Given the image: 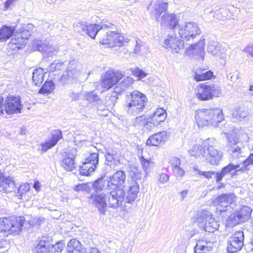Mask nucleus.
Masks as SVG:
<instances>
[{
    "label": "nucleus",
    "mask_w": 253,
    "mask_h": 253,
    "mask_svg": "<svg viewBox=\"0 0 253 253\" xmlns=\"http://www.w3.org/2000/svg\"><path fill=\"white\" fill-rule=\"evenodd\" d=\"M172 171L174 175L176 177H182L185 174L184 170L180 166L172 169Z\"/></svg>",
    "instance_id": "57"
},
{
    "label": "nucleus",
    "mask_w": 253,
    "mask_h": 253,
    "mask_svg": "<svg viewBox=\"0 0 253 253\" xmlns=\"http://www.w3.org/2000/svg\"><path fill=\"white\" fill-rule=\"evenodd\" d=\"M222 157V153L221 151L207 144L205 159L208 163L213 166L216 165Z\"/></svg>",
    "instance_id": "22"
},
{
    "label": "nucleus",
    "mask_w": 253,
    "mask_h": 253,
    "mask_svg": "<svg viewBox=\"0 0 253 253\" xmlns=\"http://www.w3.org/2000/svg\"><path fill=\"white\" fill-rule=\"evenodd\" d=\"M30 36V32L28 30H23L20 33L14 35L11 39L9 46H11L12 44L17 45L15 48H19V45L24 44L27 43L28 37Z\"/></svg>",
    "instance_id": "29"
},
{
    "label": "nucleus",
    "mask_w": 253,
    "mask_h": 253,
    "mask_svg": "<svg viewBox=\"0 0 253 253\" xmlns=\"http://www.w3.org/2000/svg\"><path fill=\"white\" fill-rule=\"evenodd\" d=\"M240 169L242 172H246L250 170L251 166L253 165V153H251L249 156L242 163H241Z\"/></svg>",
    "instance_id": "43"
},
{
    "label": "nucleus",
    "mask_w": 253,
    "mask_h": 253,
    "mask_svg": "<svg viewBox=\"0 0 253 253\" xmlns=\"http://www.w3.org/2000/svg\"><path fill=\"white\" fill-rule=\"evenodd\" d=\"M126 173L122 170H119L115 172L108 178V190L120 189L126 181Z\"/></svg>",
    "instance_id": "19"
},
{
    "label": "nucleus",
    "mask_w": 253,
    "mask_h": 253,
    "mask_svg": "<svg viewBox=\"0 0 253 253\" xmlns=\"http://www.w3.org/2000/svg\"><path fill=\"white\" fill-rule=\"evenodd\" d=\"M134 82V79L129 76H127L119 84L126 91L127 89L131 87Z\"/></svg>",
    "instance_id": "48"
},
{
    "label": "nucleus",
    "mask_w": 253,
    "mask_h": 253,
    "mask_svg": "<svg viewBox=\"0 0 253 253\" xmlns=\"http://www.w3.org/2000/svg\"><path fill=\"white\" fill-rule=\"evenodd\" d=\"M108 194V207L113 209L121 208L125 202V192L123 189H111Z\"/></svg>",
    "instance_id": "16"
},
{
    "label": "nucleus",
    "mask_w": 253,
    "mask_h": 253,
    "mask_svg": "<svg viewBox=\"0 0 253 253\" xmlns=\"http://www.w3.org/2000/svg\"><path fill=\"white\" fill-rule=\"evenodd\" d=\"M125 72L117 70H108L106 71L102 78V86L109 89L117 84L120 80L125 76Z\"/></svg>",
    "instance_id": "10"
},
{
    "label": "nucleus",
    "mask_w": 253,
    "mask_h": 253,
    "mask_svg": "<svg viewBox=\"0 0 253 253\" xmlns=\"http://www.w3.org/2000/svg\"><path fill=\"white\" fill-rule=\"evenodd\" d=\"M45 72L42 68H39L35 69L33 72V81L37 86H40L43 82L44 74Z\"/></svg>",
    "instance_id": "39"
},
{
    "label": "nucleus",
    "mask_w": 253,
    "mask_h": 253,
    "mask_svg": "<svg viewBox=\"0 0 253 253\" xmlns=\"http://www.w3.org/2000/svg\"><path fill=\"white\" fill-rule=\"evenodd\" d=\"M213 76V73L211 71H202L200 73L196 72L195 73V79L197 81H201L211 79Z\"/></svg>",
    "instance_id": "45"
},
{
    "label": "nucleus",
    "mask_w": 253,
    "mask_h": 253,
    "mask_svg": "<svg viewBox=\"0 0 253 253\" xmlns=\"http://www.w3.org/2000/svg\"><path fill=\"white\" fill-rule=\"evenodd\" d=\"M25 218L23 216H11L0 218V232L4 236L14 233L19 234L22 230Z\"/></svg>",
    "instance_id": "4"
},
{
    "label": "nucleus",
    "mask_w": 253,
    "mask_h": 253,
    "mask_svg": "<svg viewBox=\"0 0 253 253\" xmlns=\"http://www.w3.org/2000/svg\"><path fill=\"white\" fill-rule=\"evenodd\" d=\"M35 48L41 52L45 57H52L57 52L58 47L50 45L47 42H40L35 45Z\"/></svg>",
    "instance_id": "26"
},
{
    "label": "nucleus",
    "mask_w": 253,
    "mask_h": 253,
    "mask_svg": "<svg viewBox=\"0 0 253 253\" xmlns=\"http://www.w3.org/2000/svg\"><path fill=\"white\" fill-rule=\"evenodd\" d=\"M146 122L144 128L149 130H152L155 126H158L159 125L157 124L156 122L153 121L151 119H150V116H149Z\"/></svg>",
    "instance_id": "56"
},
{
    "label": "nucleus",
    "mask_w": 253,
    "mask_h": 253,
    "mask_svg": "<svg viewBox=\"0 0 253 253\" xmlns=\"http://www.w3.org/2000/svg\"><path fill=\"white\" fill-rule=\"evenodd\" d=\"M0 187L5 193L15 192L16 186L12 177H5L0 171Z\"/></svg>",
    "instance_id": "25"
},
{
    "label": "nucleus",
    "mask_w": 253,
    "mask_h": 253,
    "mask_svg": "<svg viewBox=\"0 0 253 253\" xmlns=\"http://www.w3.org/2000/svg\"><path fill=\"white\" fill-rule=\"evenodd\" d=\"M244 233L243 231H238L232 234L228 239L227 252L234 253L240 251L244 245Z\"/></svg>",
    "instance_id": "12"
},
{
    "label": "nucleus",
    "mask_w": 253,
    "mask_h": 253,
    "mask_svg": "<svg viewBox=\"0 0 253 253\" xmlns=\"http://www.w3.org/2000/svg\"><path fill=\"white\" fill-rule=\"evenodd\" d=\"M103 34L105 35L100 38V42L102 44H107L109 47L123 46L125 42H127V39H125L120 33L114 31L105 30Z\"/></svg>",
    "instance_id": "9"
},
{
    "label": "nucleus",
    "mask_w": 253,
    "mask_h": 253,
    "mask_svg": "<svg viewBox=\"0 0 253 253\" xmlns=\"http://www.w3.org/2000/svg\"><path fill=\"white\" fill-rule=\"evenodd\" d=\"M159 20H161L162 25L168 26L169 29L172 30L175 28L178 22L175 14L168 13H164Z\"/></svg>",
    "instance_id": "32"
},
{
    "label": "nucleus",
    "mask_w": 253,
    "mask_h": 253,
    "mask_svg": "<svg viewBox=\"0 0 253 253\" xmlns=\"http://www.w3.org/2000/svg\"><path fill=\"white\" fill-rule=\"evenodd\" d=\"M226 136L227 139L226 147L231 157L233 159H237L243 157L239 135L232 132L226 133Z\"/></svg>",
    "instance_id": "8"
},
{
    "label": "nucleus",
    "mask_w": 253,
    "mask_h": 253,
    "mask_svg": "<svg viewBox=\"0 0 253 253\" xmlns=\"http://www.w3.org/2000/svg\"><path fill=\"white\" fill-rule=\"evenodd\" d=\"M78 26L82 30L83 32L86 34L92 39H94L98 33L99 32L98 36L105 32V30L107 29L109 26L105 24H87L86 21H81L78 23Z\"/></svg>",
    "instance_id": "15"
},
{
    "label": "nucleus",
    "mask_w": 253,
    "mask_h": 253,
    "mask_svg": "<svg viewBox=\"0 0 253 253\" xmlns=\"http://www.w3.org/2000/svg\"><path fill=\"white\" fill-rule=\"evenodd\" d=\"M30 189V186L28 183H23L20 185L18 188L16 190L17 193V196L20 200H23L26 199V194Z\"/></svg>",
    "instance_id": "42"
},
{
    "label": "nucleus",
    "mask_w": 253,
    "mask_h": 253,
    "mask_svg": "<svg viewBox=\"0 0 253 253\" xmlns=\"http://www.w3.org/2000/svg\"><path fill=\"white\" fill-rule=\"evenodd\" d=\"M74 61L70 62L69 65L60 78V82L63 84L74 83L80 75V71L73 65Z\"/></svg>",
    "instance_id": "21"
},
{
    "label": "nucleus",
    "mask_w": 253,
    "mask_h": 253,
    "mask_svg": "<svg viewBox=\"0 0 253 253\" xmlns=\"http://www.w3.org/2000/svg\"><path fill=\"white\" fill-rule=\"evenodd\" d=\"M207 50L209 53L220 59L224 58L225 56L224 48L216 41H211L209 42Z\"/></svg>",
    "instance_id": "28"
},
{
    "label": "nucleus",
    "mask_w": 253,
    "mask_h": 253,
    "mask_svg": "<svg viewBox=\"0 0 253 253\" xmlns=\"http://www.w3.org/2000/svg\"><path fill=\"white\" fill-rule=\"evenodd\" d=\"M22 108L20 97L9 95L5 99L0 96V115L4 113L7 114L21 113Z\"/></svg>",
    "instance_id": "5"
},
{
    "label": "nucleus",
    "mask_w": 253,
    "mask_h": 253,
    "mask_svg": "<svg viewBox=\"0 0 253 253\" xmlns=\"http://www.w3.org/2000/svg\"><path fill=\"white\" fill-rule=\"evenodd\" d=\"M68 95L72 100H76L79 99L80 96V94L79 93H76L72 91L69 93Z\"/></svg>",
    "instance_id": "62"
},
{
    "label": "nucleus",
    "mask_w": 253,
    "mask_h": 253,
    "mask_svg": "<svg viewBox=\"0 0 253 253\" xmlns=\"http://www.w3.org/2000/svg\"><path fill=\"white\" fill-rule=\"evenodd\" d=\"M200 229L204 230L206 232L213 233L217 230L219 227L218 221L211 216L205 223H201L198 225Z\"/></svg>",
    "instance_id": "33"
},
{
    "label": "nucleus",
    "mask_w": 253,
    "mask_h": 253,
    "mask_svg": "<svg viewBox=\"0 0 253 253\" xmlns=\"http://www.w3.org/2000/svg\"><path fill=\"white\" fill-rule=\"evenodd\" d=\"M84 97L86 100L91 103L97 102L100 99L95 91L87 92Z\"/></svg>",
    "instance_id": "51"
},
{
    "label": "nucleus",
    "mask_w": 253,
    "mask_h": 253,
    "mask_svg": "<svg viewBox=\"0 0 253 253\" xmlns=\"http://www.w3.org/2000/svg\"><path fill=\"white\" fill-rule=\"evenodd\" d=\"M234 194H223L218 196L214 201V204L217 206V210L220 212L229 210L230 205L234 201Z\"/></svg>",
    "instance_id": "18"
},
{
    "label": "nucleus",
    "mask_w": 253,
    "mask_h": 253,
    "mask_svg": "<svg viewBox=\"0 0 253 253\" xmlns=\"http://www.w3.org/2000/svg\"><path fill=\"white\" fill-rule=\"evenodd\" d=\"M240 165H234L230 163L226 167L222 169L220 172H216L215 175V181L219 182L226 176L230 174L233 176L237 174V172L241 171L240 169Z\"/></svg>",
    "instance_id": "23"
},
{
    "label": "nucleus",
    "mask_w": 253,
    "mask_h": 253,
    "mask_svg": "<svg viewBox=\"0 0 253 253\" xmlns=\"http://www.w3.org/2000/svg\"><path fill=\"white\" fill-rule=\"evenodd\" d=\"M84 253H101L98 249L96 248H89L87 251H85L84 250Z\"/></svg>",
    "instance_id": "64"
},
{
    "label": "nucleus",
    "mask_w": 253,
    "mask_h": 253,
    "mask_svg": "<svg viewBox=\"0 0 253 253\" xmlns=\"http://www.w3.org/2000/svg\"><path fill=\"white\" fill-rule=\"evenodd\" d=\"M84 250L81 242L76 239H71L68 243L67 253H84Z\"/></svg>",
    "instance_id": "34"
},
{
    "label": "nucleus",
    "mask_w": 253,
    "mask_h": 253,
    "mask_svg": "<svg viewBox=\"0 0 253 253\" xmlns=\"http://www.w3.org/2000/svg\"><path fill=\"white\" fill-rule=\"evenodd\" d=\"M55 85L52 81H46L40 89L42 93H49L54 89Z\"/></svg>",
    "instance_id": "46"
},
{
    "label": "nucleus",
    "mask_w": 253,
    "mask_h": 253,
    "mask_svg": "<svg viewBox=\"0 0 253 253\" xmlns=\"http://www.w3.org/2000/svg\"><path fill=\"white\" fill-rule=\"evenodd\" d=\"M178 33L182 39L186 41L193 40L197 35H199L201 31L198 25L195 22H187L183 26L179 27Z\"/></svg>",
    "instance_id": "11"
},
{
    "label": "nucleus",
    "mask_w": 253,
    "mask_h": 253,
    "mask_svg": "<svg viewBox=\"0 0 253 253\" xmlns=\"http://www.w3.org/2000/svg\"><path fill=\"white\" fill-rule=\"evenodd\" d=\"M209 244H211L210 242L206 240L198 241L194 247L195 253H206V252L210 251L212 247Z\"/></svg>",
    "instance_id": "38"
},
{
    "label": "nucleus",
    "mask_w": 253,
    "mask_h": 253,
    "mask_svg": "<svg viewBox=\"0 0 253 253\" xmlns=\"http://www.w3.org/2000/svg\"><path fill=\"white\" fill-rule=\"evenodd\" d=\"M99 163V154L98 152L90 153L84 161L80 169L81 175L88 176L90 175L97 168Z\"/></svg>",
    "instance_id": "13"
},
{
    "label": "nucleus",
    "mask_w": 253,
    "mask_h": 253,
    "mask_svg": "<svg viewBox=\"0 0 253 253\" xmlns=\"http://www.w3.org/2000/svg\"><path fill=\"white\" fill-rule=\"evenodd\" d=\"M129 174L131 180L129 181L128 190L125 203H131L134 202L139 192V182L142 178V173L139 168L131 166Z\"/></svg>",
    "instance_id": "6"
},
{
    "label": "nucleus",
    "mask_w": 253,
    "mask_h": 253,
    "mask_svg": "<svg viewBox=\"0 0 253 253\" xmlns=\"http://www.w3.org/2000/svg\"><path fill=\"white\" fill-rule=\"evenodd\" d=\"M62 138V131L59 130H54L51 135V138L41 144V151L45 153L48 149L54 147L58 141Z\"/></svg>",
    "instance_id": "27"
},
{
    "label": "nucleus",
    "mask_w": 253,
    "mask_h": 253,
    "mask_svg": "<svg viewBox=\"0 0 253 253\" xmlns=\"http://www.w3.org/2000/svg\"><path fill=\"white\" fill-rule=\"evenodd\" d=\"M116 85L113 88L111 94L112 95L118 97V95H121L122 93L124 92L125 90L122 87H121L119 83Z\"/></svg>",
    "instance_id": "55"
},
{
    "label": "nucleus",
    "mask_w": 253,
    "mask_h": 253,
    "mask_svg": "<svg viewBox=\"0 0 253 253\" xmlns=\"http://www.w3.org/2000/svg\"><path fill=\"white\" fill-rule=\"evenodd\" d=\"M195 117L198 126L200 127L209 125L216 126L224 120L222 111L218 108L198 110Z\"/></svg>",
    "instance_id": "2"
},
{
    "label": "nucleus",
    "mask_w": 253,
    "mask_h": 253,
    "mask_svg": "<svg viewBox=\"0 0 253 253\" xmlns=\"http://www.w3.org/2000/svg\"><path fill=\"white\" fill-rule=\"evenodd\" d=\"M75 156L76 155L72 152L65 153L61 161V167L67 171H72L75 168Z\"/></svg>",
    "instance_id": "31"
},
{
    "label": "nucleus",
    "mask_w": 253,
    "mask_h": 253,
    "mask_svg": "<svg viewBox=\"0 0 253 253\" xmlns=\"http://www.w3.org/2000/svg\"><path fill=\"white\" fill-rule=\"evenodd\" d=\"M86 185L85 184H79L75 187L74 188L76 191H80L85 190Z\"/></svg>",
    "instance_id": "63"
},
{
    "label": "nucleus",
    "mask_w": 253,
    "mask_h": 253,
    "mask_svg": "<svg viewBox=\"0 0 253 253\" xmlns=\"http://www.w3.org/2000/svg\"><path fill=\"white\" fill-rule=\"evenodd\" d=\"M140 161L142 167L146 172V173L149 172L153 167V163L150 160L145 159L144 156H141L139 157Z\"/></svg>",
    "instance_id": "47"
},
{
    "label": "nucleus",
    "mask_w": 253,
    "mask_h": 253,
    "mask_svg": "<svg viewBox=\"0 0 253 253\" xmlns=\"http://www.w3.org/2000/svg\"><path fill=\"white\" fill-rule=\"evenodd\" d=\"M220 93L221 89L217 84L205 83L198 87L196 96L200 100L205 101L218 97Z\"/></svg>",
    "instance_id": "7"
},
{
    "label": "nucleus",
    "mask_w": 253,
    "mask_h": 253,
    "mask_svg": "<svg viewBox=\"0 0 253 253\" xmlns=\"http://www.w3.org/2000/svg\"><path fill=\"white\" fill-rule=\"evenodd\" d=\"M165 44L170 47L172 51L177 52L181 49L186 48L185 54L188 55L190 53V51L195 50L199 54L202 59L203 60L205 56V39L200 40L198 42L195 44L186 43L185 44L183 40L177 39L174 34L168 36V38L165 39Z\"/></svg>",
    "instance_id": "1"
},
{
    "label": "nucleus",
    "mask_w": 253,
    "mask_h": 253,
    "mask_svg": "<svg viewBox=\"0 0 253 253\" xmlns=\"http://www.w3.org/2000/svg\"><path fill=\"white\" fill-rule=\"evenodd\" d=\"M150 119L154 122L157 123V124H160L164 122L167 117V113L165 110L162 108H157L153 114L149 115Z\"/></svg>",
    "instance_id": "36"
},
{
    "label": "nucleus",
    "mask_w": 253,
    "mask_h": 253,
    "mask_svg": "<svg viewBox=\"0 0 253 253\" xmlns=\"http://www.w3.org/2000/svg\"><path fill=\"white\" fill-rule=\"evenodd\" d=\"M244 51L248 53L253 58V45L249 44L244 49Z\"/></svg>",
    "instance_id": "61"
},
{
    "label": "nucleus",
    "mask_w": 253,
    "mask_h": 253,
    "mask_svg": "<svg viewBox=\"0 0 253 253\" xmlns=\"http://www.w3.org/2000/svg\"><path fill=\"white\" fill-rule=\"evenodd\" d=\"M148 118L145 115L136 117L134 120L133 125L136 126L144 127Z\"/></svg>",
    "instance_id": "50"
},
{
    "label": "nucleus",
    "mask_w": 253,
    "mask_h": 253,
    "mask_svg": "<svg viewBox=\"0 0 253 253\" xmlns=\"http://www.w3.org/2000/svg\"><path fill=\"white\" fill-rule=\"evenodd\" d=\"M249 114L248 108L245 106L239 107L235 109L232 113V116L233 118L239 121H241L245 118Z\"/></svg>",
    "instance_id": "40"
},
{
    "label": "nucleus",
    "mask_w": 253,
    "mask_h": 253,
    "mask_svg": "<svg viewBox=\"0 0 253 253\" xmlns=\"http://www.w3.org/2000/svg\"><path fill=\"white\" fill-rule=\"evenodd\" d=\"M49 237L43 236L35 247L34 251L36 253H53V244Z\"/></svg>",
    "instance_id": "24"
},
{
    "label": "nucleus",
    "mask_w": 253,
    "mask_h": 253,
    "mask_svg": "<svg viewBox=\"0 0 253 253\" xmlns=\"http://www.w3.org/2000/svg\"><path fill=\"white\" fill-rule=\"evenodd\" d=\"M168 3L161 0H152L148 5V9L154 15L157 21H159L162 13L168 9Z\"/></svg>",
    "instance_id": "20"
},
{
    "label": "nucleus",
    "mask_w": 253,
    "mask_h": 253,
    "mask_svg": "<svg viewBox=\"0 0 253 253\" xmlns=\"http://www.w3.org/2000/svg\"><path fill=\"white\" fill-rule=\"evenodd\" d=\"M53 253H60L63 250V246L61 244L58 243L55 245L53 244Z\"/></svg>",
    "instance_id": "60"
},
{
    "label": "nucleus",
    "mask_w": 253,
    "mask_h": 253,
    "mask_svg": "<svg viewBox=\"0 0 253 253\" xmlns=\"http://www.w3.org/2000/svg\"><path fill=\"white\" fill-rule=\"evenodd\" d=\"M15 29L13 26L4 25L0 29V42H4L13 35Z\"/></svg>",
    "instance_id": "37"
},
{
    "label": "nucleus",
    "mask_w": 253,
    "mask_h": 253,
    "mask_svg": "<svg viewBox=\"0 0 253 253\" xmlns=\"http://www.w3.org/2000/svg\"><path fill=\"white\" fill-rule=\"evenodd\" d=\"M207 144L204 143L202 145L198 144L194 145L192 149L189 150V154L191 156L195 158L203 157L205 159V155H206Z\"/></svg>",
    "instance_id": "35"
},
{
    "label": "nucleus",
    "mask_w": 253,
    "mask_h": 253,
    "mask_svg": "<svg viewBox=\"0 0 253 253\" xmlns=\"http://www.w3.org/2000/svg\"><path fill=\"white\" fill-rule=\"evenodd\" d=\"M63 66V62H61L59 60H55L50 64L48 66V68L46 69L49 72H53L55 71L61 70Z\"/></svg>",
    "instance_id": "49"
},
{
    "label": "nucleus",
    "mask_w": 253,
    "mask_h": 253,
    "mask_svg": "<svg viewBox=\"0 0 253 253\" xmlns=\"http://www.w3.org/2000/svg\"><path fill=\"white\" fill-rule=\"evenodd\" d=\"M133 74L134 76L137 77L139 80L143 79L147 75V73L144 72L143 71L138 68H136L133 71Z\"/></svg>",
    "instance_id": "58"
},
{
    "label": "nucleus",
    "mask_w": 253,
    "mask_h": 253,
    "mask_svg": "<svg viewBox=\"0 0 253 253\" xmlns=\"http://www.w3.org/2000/svg\"><path fill=\"white\" fill-rule=\"evenodd\" d=\"M169 164L171 169H173L180 166V160L177 157H171L169 159Z\"/></svg>",
    "instance_id": "54"
},
{
    "label": "nucleus",
    "mask_w": 253,
    "mask_h": 253,
    "mask_svg": "<svg viewBox=\"0 0 253 253\" xmlns=\"http://www.w3.org/2000/svg\"><path fill=\"white\" fill-rule=\"evenodd\" d=\"M106 186L108 189V179H105L103 177L98 178L93 184V187L96 192L102 191Z\"/></svg>",
    "instance_id": "44"
},
{
    "label": "nucleus",
    "mask_w": 253,
    "mask_h": 253,
    "mask_svg": "<svg viewBox=\"0 0 253 253\" xmlns=\"http://www.w3.org/2000/svg\"><path fill=\"white\" fill-rule=\"evenodd\" d=\"M195 170L198 172L199 175L203 176L206 178L210 179L213 176L215 177L216 172L215 171H203L200 169H197L194 168Z\"/></svg>",
    "instance_id": "53"
},
{
    "label": "nucleus",
    "mask_w": 253,
    "mask_h": 253,
    "mask_svg": "<svg viewBox=\"0 0 253 253\" xmlns=\"http://www.w3.org/2000/svg\"><path fill=\"white\" fill-rule=\"evenodd\" d=\"M118 99V97L112 95L111 94L110 95L107 96L105 99V104L106 106L112 108L115 105Z\"/></svg>",
    "instance_id": "52"
},
{
    "label": "nucleus",
    "mask_w": 253,
    "mask_h": 253,
    "mask_svg": "<svg viewBox=\"0 0 253 253\" xmlns=\"http://www.w3.org/2000/svg\"><path fill=\"white\" fill-rule=\"evenodd\" d=\"M252 212V209L249 207L243 206L229 216L228 222L232 226L246 222L250 218Z\"/></svg>",
    "instance_id": "14"
},
{
    "label": "nucleus",
    "mask_w": 253,
    "mask_h": 253,
    "mask_svg": "<svg viewBox=\"0 0 253 253\" xmlns=\"http://www.w3.org/2000/svg\"><path fill=\"white\" fill-rule=\"evenodd\" d=\"M212 216L211 213L207 211L202 210L198 211L196 213V220L198 223V225L201 223H205L206 221Z\"/></svg>",
    "instance_id": "41"
},
{
    "label": "nucleus",
    "mask_w": 253,
    "mask_h": 253,
    "mask_svg": "<svg viewBox=\"0 0 253 253\" xmlns=\"http://www.w3.org/2000/svg\"><path fill=\"white\" fill-rule=\"evenodd\" d=\"M108 195L104 193L92 194L89 197V203L93 204L98 210L100 213L105 214L108 207Z\"/></svg>",
    "instance_id": "17"
},
{
    "label": "nucleus",
    "mask_w": 253,
    "mask_h": 253,
    "mask_svg": "<svg viewBox=\"0 0 253 253\" xmlns=\"http://www.w3.org/2000/svg\"><path fill=\"white\" fill-rule=\"evenodd\" d=\"M168 135L165 131H162L150 136L146 142L150 146H158L163 144L167 140Z\"/></svg>",
    "instance_id": "30"
},
{
    "label": "nucleus",
    "mask_w": 253,
    "mask_h": 253,
    "mask_svg": "<svg viewBox=\"0 0 253 253\" xmlns=\"http://www.w3.org/2000/svg\"><path fill=\"white\" fill-rule=\"evenodd\" d=\"M169 180V176L164 173H162L159 175V178L158 179L159 182L161 184H165L167 183Z\"/></svg>",
    "instance_id": "59"
},
{
    "label": "nucleus",
    "mask_w": 253,
    "mask_h": 253,
    "mask_svg": "<svg viewBox=\"0 0 253 253\" xmlns=\"http://www.w3.org/2000/svg\"><path fill=\"white\" fill-rule=\"evenodd\" d=\"M126 97L125 108L128 115L134 116L143 111L147 103V98L144 94L135 90Z\"/></svg>",
    "instance_id": "3"
}]
</instances>
